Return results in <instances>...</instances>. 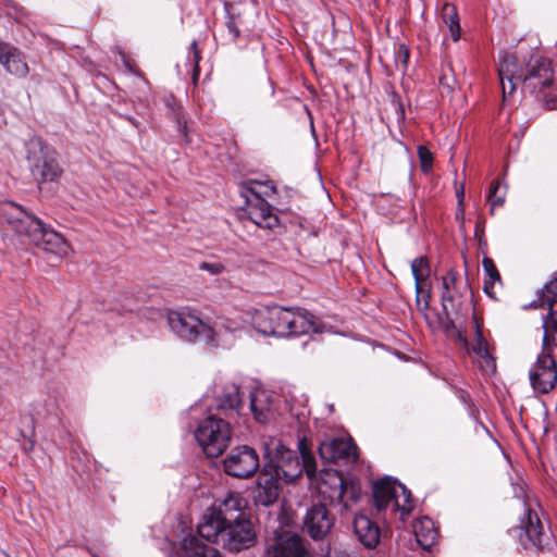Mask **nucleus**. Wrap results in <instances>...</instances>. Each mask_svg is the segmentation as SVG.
<instances>
[{"instance_id":"obj_1","label":"nucleus","mask_w":557,"mask_h":557,"mask_svg":"<svg viewBox=\"0 0 557 557\" xmlns=\"http://www.w3.org/2000/svg\"><path fill=\"white\" fill-rule=\"evenodd\" d=\"M252 327L263 336L284 337L308 333H329L331 326L305 309L276 305L248 312Z\"/></svg>"},{"instance_id":"obj_2","label":"nucleus","mask_w":557,"mask_h":557,"mask_svg":"<svg viewBox=\"0 0 557 557\" xmlns=\"http://www.w3.org/2000/svg\"><path fill=\"white\" fill-rule=\"evenodd\" d=\"M0 216L3 226L21 240L27 239L42 250L59 257L67 255L70 247L62 235L46 226L40 219L28 213L21 206L14 202L3 203L0 207Z\"/></svg>"},{"instance_id":"obj_3","label":"nucleus","mask_w":557,"mask_h":557,"mask_svg":"<svg viewBox=\"0 0 557 557\" xmlns=\"http://www.w3.org/2000/svg\"><path fill=\"white\" fill-rule=\"evenodd\" d=\"M264 457L268 463L274 468L282 480L289 483L306 471L309 479H313L317 472L315 458L306 438L298 441V450L301 461L295 451L287 448L280 438L270 437L263 443Z\"/></svg>"},{"instance_id":"obj_4","label":"nucleus","mask_w":557,"mask_h":557,"mask_svg":"<svg viewBox=\"0 0 557 557\" xmlns=\"http://www.w3.org/2000/svg\"><path fill=\"white\" fill-rule=\"evenodd\" d=\"M168 324L173 333L186 342L201 341L207 344H218L221 329L232 332L235 326L215 322L211 325L200 313L188 309L171 310L166 315Z\"/></svg>"},{"instance_id":"obj_5","label":"nucleus","mask_w":557,"mask_h":557,"mask_svg":"<svg viewBox=\"0 0 557 557\" xmlns=\"http://www.w3.org/2000/svg\"><path fill=\"white\" fill-rule=\"evenodd\" d=\"M247 507L246 498L237 492H228L222 500L216 502L203 513L202 521L198 525L201 537H215L219 527L246 519L244 510Z\"/></svg>"},{"instance_id":"obj_6","label":"nucleus","mask_w":557,"mask_h":557,"mask_svg":"<svg viewBox=\"0 0 557 557\" xmlns=\"http://www.w3.org/2000/svg\"><path fill=\"white\" fill-rule=\"evenodd\" d=\"M374 505L379 512L391 510V513H400L405 518L413 509L410 491L401 483L391 478L377 481L373 485Z\"/></svg>"},{"instance_id":"obj_7","label":"nucleus","mask_w":557,"mask_h":557,"mask_svg":"<svg viewBox=\"0 0 557 557\" xmlns=\"http://www.w3.org/2000/svg\"><path fill=\"white\" fill-rule=\"evenodd\" d=\"M195 437L208 457H218L230 443V423L211 414L200 421L195 430Z\"/></svg>"},{"instance_id":"obj_8","label":"nucleus","mask_w":557,"mask_h":557,"mask_svg":"<svg viewBox=\"0 0 557 557\" xmlns=\"http://www.w3.org/2000/svg\"><path fill=\"white\" fill-rule=\"evenodd\" d=\"M27 160L30 171L38 184L53 182L59 177L61 169L55 153L39 137H32L26 143Z\"/></svg>"},{"instance_id":"obj_9","label":"nucleus","mask_w":557,"mask_h":557,"mask_svg":"<svg viewBox=\"0 0 557 557\" xmlns=\"http://www.w3.org/2000/svg\"><path fill=\"white\" fill-rule=\"evenodd\" d=\"M215 537H205L209 542L220 543L232 552L249 548L256 540V532L249 519H239L219 527Z\"/></svg>"},{"instance_id":"obj_10","label":"nucleus","mask_w":557,"mask_h":557,"mask_svg":"<svg viewBox=\"0 0 557 557\" xmlns=\"http://www.w3.org/2000/svg\"><path fill=\"white\" fill-rule=\"evenodd\" d=\"M260 467L257 451L249 446L233 448L223 460L226 474L237 479L251 478Z\"/></svg>"},{"instance_id":"obj_11","label":"nucleus","mask_w":557,"mask_h":557,"mask_svg":"<svg viewBox=\"0 0 557 557\" xmlns=\"http://www.w3.org/2000/svg\"><path fill=\"white\" fill-rule=\"evenodd\" d=\"M529 377L533 389L537 393L546 394L555 387L557 383V367L550 350L543 348V352L530 369Z\"/></svg>"},{"instance_id":"obj_12","label":"nucleus","mask_w":557,"mask_h":557,"mask_svg":"<svg viewBox=\"0 0 557 557\" xmlns=\"http://www.w3.org/2000/svg\"><path fill=\"white\" fill-rule=\"evenodd\" d=\"M240 196L245 199L248 218L258 226L272 230L278 226V219L272 207L250 187H243Z\"/></svg>"},{"instance_id":"obj_13","label":"nucleus","mask_w":557,"mask_h":557,"mask_svg":"<svg viewBox=\"0 0 557 557\" xmlns=\"http://www.w3.org/2000/svg\"><path fill=\"white\" fill-rule=\"evenodd\" d=\"M519 540L525 549L542 550L549 544L550 535L544 531L539 516L528 510L527 517L521 520Z\"/></svg>"},{"instance_id":"obj_14","label":"nucleus","mask_w":557,"mask_h":557,"mask_svg":"<svg viewBox=\"0 0 557 557\" xmlns=\"http://www.w3.org/2000/svg\"><path fill=\"white\" fill-rule=\"evenodd\" d=\"M264 557H313L304 545L301 537L295 533L282 532L265 550Z\"/></svg>"},{"instance_id":"obj_15","label":"nucleus","mask_w":557,"mask_h":557,"mask_svg":"<svg viewBox=\"0 0 557 557\" xmlns=\"http://www.w3.org/2000/svg\"><path fill=\"white\" fill-rule=\"evenodd\" d=\"M554 81L552 62L545 58H535L528 65L523 77V86L531 92H539L549 87Z\"/></svg>"},{"instance_id":"obj_16","label":"nucleus","mask_w":557,"mask_h":557,"mask_svg":"<svg viewBox=\"0 0 557 557\" xmlns=\"http://www.w3.org/2000/svg\"><path fill=\"white\" fill-rule=\"evenodd\" d=\"M334 524V518L324 505L318 504L308 509L304 518V530L313 540L325 537Z\"/></svg>"},{"instance_id":"obj_17","label":"nucleus","mask_w":557,"mask_h":557,"mask_svg":"<svg viewBox=\"0 0 557 557\" xmlns=\"http://www.w3.org/2000/svg\"><path fill=\"white\" fill-rule=\"evenodd\" d=\"M319 454L327 462L337 460L355 462L357 460V446L348 438H332L320 444Z\"/></svg>"},{"instance_id":"obj_18","label":"nucleus","mask_w":557,"mask_h":557,"mask_svg":"<svg viewBox=\"0 0 557 557\" xmlns=\"http://www.w3.org/2000/svg\"><path fill=\"white\" fill-rule=\"evenodd\" d=\"M318 492L332 504H342L345 509L348 508L345 498V479L337 471H322L318 483Z\"/></svg>"},{"instance_id":"obj_19","label":"nucleus","mask_w":557,"mask_h":557,"mask_svg":"<svg viewBox=\"0 0 557 557\" xmlns=\"http://www.w3.org/2000/svg\"><path fill=\"white\" fill-rule=\"evenodd\" d=\"M498 75L503 88V96L511 95L518 83L523 82L524 72L521 63L515 55H505L498 66Z\"/></svg>"},{"instance_id":"obj_20","label":"nucleus","mask_w":557,"mask_h":557,"mask_svg":"<svg viewBox=\"0 0 557 557\" xmlns=\"http://www.w3.org/2000/svg\"><path fill=\"white\" fill-rule=\"evenodd\" d=\"M0 64L9 74L18 78L26 77L29 73L23 52L5 41H0Z\"/></svg>"},{"instance_id":"obj_21","label":"nucleus","mask_w":557,"mask_h":557,"mask_svg":"<svg viewBox=\"0 0 557 557\" xmlns=\"http://www.w3.org/2000/svg\"><path fill=\"white\" fill-rule=\"evenodd\" d=\"M215 408L223 411L227 417L236 416L239 413L242 407V397L239 386L234 383H227L221 388L215 386L212 392Z\"/></svg>"},{"instance_id":"obj_22","label":"nucleus","mask_w":557,"mask_h":557,"mask_svg":"<svg viewBox=\"0 0 557 557\" xmlns=\"http://www.w3.org/2000/svg\"><path fill=\"white\" fill-rule=\"evenodd\" d=\"M411 272L414 277L417 306L421 311L429 308L430 290L426 288V280L430 275V267L425 258L419 257L411 262Z\"/></svg>"},{"instance_id":"obj_23","label":"nucleus","mask_w":557,"mask_h":557,"mask_svg":"<svg viewBox=\"0 0 557 557\" xmlns=\"http://www.w3.org/2000/svg\"><path fill=\"white\" fill-rule=\"evenodd\" d=\"M469 354L473 356L474 361L479 364V367L486 372H495L496 364L495 360L490 354L488 345L485 338L483 337L482 331L475 322V337L471 347H468Z\"/></svg>"},{"instance_id":"obj_24","label":"nucleus","mask_w":557,"mask_h":557,"mask_svg":"<svg viewBox=\"0 0 557 557\" xmlns=\"http://www.w3.org/2000/svg\"><path fill=\"white\" fill-rule=\"evenodd\" d=\"M272 395L263 388H256L250 393V410L253 418L265 423L272 416Z\"/></svg>"},{"instance_id":"obj_25","label":"nucleus","mask_w":557,"mask_h":557,"mask_svg":"<svg viewBox=\"0 0 557 557\" xmlns=\"http://www.w3.org/2000/svg\"><path fill=\"white\" fill-rule=\"evenodd\" d=\"M354 530L359 541L368 548L375 547L380 542L379 527L364 515H357Z\"/></svg>"},{"instance_id":"obj_26","label":"nucleus","mask_w":557,"mask_h":557,"mask_svg":"<svg viewBox=\"0 0 557 557\" xmlns=\"http://www.w3.org/2000/svg\"><path fill=\"white\" fill-rule=\"evenodd\" d=\"M417 543L424 549H430L435 543L437 531L432 519L423 517L413 524Z\"/></svg>"},{"instance_id":"obj_27","label":"nucleus","mask_w":557,"mask_h":557,"mask_svg":"<svg viewBox=\"0 0 557 557\" xmlns=\"http://www.w3.org/2000/svg\"><path fill=\"white\" fill-rule=\"evenodd\" d=\"M441 20L448 27L451 39L458 41L460 38V23L456 7L445 2L441 9Z\"/></svg>"},{"instance_id":"obj_28","label":"nucleus","mask_w":557,"mask_h":557,"mask_svg":"<svg viewBox=\"0 0 557 557\" xmlns=\"http://www.w3.org/2000/svg\"><path fill=\"white\" fill-rule=\"evenodd\" d=\"M543 348L550 350L552 346L557 347V310L550 308L549 312L543 318Z\"/></svg>"},{"instance_id":"obj_29","label":"nucleus","mask_w":557,"mask_h":557,"mask_svg":"<svg viewBox=\"0 0 557 557\" xmlns=\"http://www.w3.org/2000/svg\"><path fill=\"white\" fill-rule=\"evenodd\" d=\"M182 557H206L208 546L202 544L196 536L189 535L182 541Z\"/></svg>"},{"instance_id":"obj_30","label":"nucleus","mask_w":557,"mask_h":557,"mask_svg":"<svg viewBox=\"0 0 557 557\" xmlns=\"http://www.w3.org/2000/svg\"><path fill=\"white\" fill-rule=\"evenodd\" d=\"M483 270L485 272L486 278L484 281V292L493 297V287L496 282H500V275L498 273V270L494 263V261L488 258L484 257L482 260Z\"/></svg>"},{"instance_id":"obj_31","label":"nucleus","mask_w":557,"mask_h":557,"mask_svg":"<svg viewBox=\"0 0 557 557\" xmlns=\"http://www.w3.org/2000/svg\"><path fill=\"white\" fill-rule=\"evenodd\" d=\"M280 496V486L257 487L253 496L255 504L269 507L273 505Z\"/></svg>"},{"instance_id":"obj_32","label":"nucleus","mask_w":557,"mask_h":557,"mask_svg":"<svg viewBox=\"0 0 557 557\" xmlns=\"http://www.w3.org/2000/svg\"><path fill=\"white\" fill-rule=\"evenodd\" d=\"M281 480L274 468L267 462L258 475L257 487L280 486Z\"/></svg>"},{"instance_id":"obj_33","label":"nucleus","mask_w":557,"mask_h":557,"mask_svg":"<svg viewBox=\"0 0 557 557\" xmlns=\"http://www.w3.org/2000/svg\"><path fill=\"white\" fill-rule=\"evenodd\" d=\"M506 198V186L502 187L499 181H494L491 184L487 201L491 205V213H494L495 208L502 207Z\"/></svg>"},{"instance_id":"obj_34","label":"nucleus","mask_w":557,"mask_h":557,"mask_svg":"<svg viewBox=\"0 0 557 557\" xmlns=\"http://www.w3.org/2000/svg\"><path fill=\"white\" fill-rule=\"evenodd\" d=\"M542 304L550 308L557 301V273L545 284L541 294Z\"/></svg>"},{"instance_id":"obj_35","label":"nucleus","mask_w":557,"mask_h":557,"mask_svg":"<svg viewBox=\"0 0 557 557\" xmlns=\"http://www.w3.org/2000/svg\"><path fill=\"white\" fill-rule=\"evenodd\" d=\"M361 495L360 483L356 480H345V498L347 500L348 508H350L351 504H355L359 500Z\"/></svg>"},{"instance_id":"obj_36","label":"nucleus","mask_w":557,"mask_h":557,"mask_svg":"<svg viewBox=\"0 0 557 557\" xmlns=\"http://www.w3.org/2000/svg\"><path fill=\"white\" fill-rule=\"evenodd\" d=\"M442 310L447 320H451V314L456 311L454 292L442 290Z\"/></svg>"},{"instance_id":"obj_37","label":"nucleus","mask_w":557,"mask_h":557,"mask_svg":"<svg viewBox=\"0 0 557 557\" xmlns=\"http://www.w3.org/2000/svg\"><path fill=\"white\" fill-rule=\"evenodd\" d=\"M418 156L422 172L428 173L431 170L433 163V156L431 151L424 146H419Z\"/></svg>"},{"instance_id":"obj_38","label":"nucleus","mask_w":557,"mask_h":557,"mask_svg":"<svg viewBox=\"0 0 557 557\" xmlns=\"http://www.w3.org/2000/svg\"><path fill=\"white\" fill-rule=\"evenodd\" d=\"M190 49L193 51L191 61H193V65H194V69H193V83L196 85L197 81L199 78V74H200L199 61H200L201 57H200V52H199V50L197 48V42L196 41L191 42Z\"/></svg>"},{"instance_id":"obj_39","label":"nucleus","mask_w":557,"mask_h":557,"mask_svg":"<svg viewBox=\"0 0 557 557\" xmlns=\"http://www.w3.org/2000/svg\"><path fill=\"white\" fill-rule=\"evenodd\" d=\"M199 269L212 275H218L225 271V267L221 262H201Z\"/></svg>"},{"instance_id":"obj_40","label":"nucleus","mask_w":557,"mask_h":557,"mask_svg":"<svg viewBox=\"0 0 557 557\" xmlns=\"http://www.w3.org/2000/svg\"><path fill=\"white\" fill-rule=\"evenodd\" d=\"M455 283V274L453 272L447 273V275L442 278V290H453Z\"/></svg>"},{"instance_id":"obj_41","label":"nucleus","mask_w":557,"mask_h":557,"mask_svg":"<svg viewBox=\"0 0 557 557\" xmlns=\"http://www.w3.org/2000/svg\"><path fill=\"white\" fill-rule=\"evenodd\" d=\"M409 60V51L406 46L400 45L397 52V62L401 63L404 66L407 65Z\"/></svg>"},{"instance_id":"obj_42","label":"nucleus","mask_w":557,"mask_h":557,"mask_svg":"<svg viewBox=\"0 0 557 557\" xmlns=\"http://www.w3.org/2000/svg\"><path fill=\"white\" fill-rule=\"evenodd\" d=\"M226 27H227L228 33L232 35L233 39H237L239 36V29H238L233 16H230L227 18Z\"/></svg>"},{"instance_id":"obj_43","label":"nucleus","mask_w":557,"mask_h":557,"mask_svg":"<svg viewBox=\"0 0 557 557\" xmlns=\"http://www.w3.org/2000/svg\"><path fill=\"white\" fill-rule=\"evenodd\" d=\"M456 196L458 200V206L465 205V187L460 185V187L456 190Z\"/></svg>"},{"instance_id":"obj_44","label":"nucleus","mask_w":557,"mask_h":557,"mask_svg":"<svg viewBox=\"0 0 557 557\" xmlns=\"http://www.w3.org/2000/svg\"><path fill=\"white\" fill-rule=\"evenodd\" d=\"M465 218V205L458 206L456 211V219L459 221H463Z\"/></svg>"},{"instance_id":"obj_45","label":"nucleus","mask_w":557,"mask_h":557,"mask_svg":"<svg viewBox=\"0 0 557 557\" xmlns=\"http://www.w3.org/2000/svg\"><path fill=\"white\" fill-rule=\"evenodd\" d=\"M206 557H222L220 552L214 547H208Z\"/></svg>"},{"instance_id":"obj_46","label":"nucleus","mask_w":557,"mask_h":557,"mask_svg":"<svg viewBox=\"0 0 557 557\" xmlns=\"http://www.w3.org/2000/svg\"><path fill=\"white\" fill-rule=\"evenodd\" d=\"M34 443H35L34 440H32L30 437L27 438V443L24 444V448L26 450H32L34 448Z\"/></svg>"},{"instance_id":"obj_47","label":"nucleus","mask_w":557,"mask_h":557,"mask_svg":"<svg viewBox=\"0 0 557 557\" xmlns=\"http://www.w3.org/2000/svg\"><path fill=\"white\" fill-rule=\"evenodd\" d=\"M482 234H483V227L481 226L480 223H478L475 226V236L480 237Z\"/></svg>"},{"instance_id":"obj_48","label":"nucleus","mask_w":557,"mask_h":557,"mask_svg":"<svg viewBox=\"0 0 557 557\" xmlns=\"http://www.w3.org/2000/svg\"><path fill=\"white\" fill-rule=\"evenodd\" d=\"M459 337L462 341V343L465 344V346L468 347L469 344H468L467 339L465 337H462L461 335Z\"/></svg>"}]
</instances>
